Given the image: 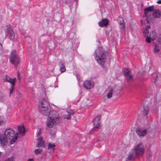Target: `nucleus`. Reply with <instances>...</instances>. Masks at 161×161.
<instances>
[{
    "label": "nucleus",
    "mask_w": 161,
    "mask_h": 161,
    "mask_svg": "<svg viewBox=\"0 0 161 161\" xmlns=\"http://www.w3.org/2000/svg\"><path fill=\"white\" fill-rule=\"evenodd\" d=\"M154 9V7L152 5L144 9V14L145 16L148 18V17L150 16L152 11H153Z\"/></svg>",
    "instance_id": "nucleus-8"
},
{
    "label": "nucleus",
    "mask_w": 161,
    "mask_h": 161,
    "mask_svg": "<svg viewBox=\"0 0 161 161\" xmlns=\"http://www.w3.org/2000/svg\"><path fill=\"white\" fill-rule=\"evenodd\" d=\"M153 15L156 18H159L161 15V12L158 9H156L153 11Z\"/></svg>",
    "instance_id": "nucleus-12"
},
{
    "label": "nucleus",
    "mask_w": 161,
    "mask_h": 161,
    "mask_svg": "<svg viewBox=\"0 0 161 161\" xmlns=\"http://www.w3.org/2000/svg\"><path fill=\"white\" fill-rule=\"evenodd\" d=\"M18 73H17V75H18V79L19 80L21 79V77H20V76H19V72H18Z\"/></svg>",
    "instance_id": "nucleus-37"
},
{
    "label": "nucleus",
    "mask_w": 161,
    "mask_h": 161,
    "mask_svg": "<svg viewBox=\"0 0 161 161\" xmlns=\"http://www.w3.org/2000/svg\"><path fill=\"white\" fill-rule=\"evenodd\" d=\"M1 122L0 121V125H1Z\"/></svg>",
    "instance_id": "nucleus-45"
},
{
    "label": "nucleus",
    "mask_w": 161,
    "mask_h": 161,
    "mask_svg": "<svg viewBox=\"0 0 161 161\" xmlns=\"http://www.w3.org/2000/svg\"><path fill=\"white\" fill-rule=\"evenodd\" d=\"M56 145L53 143H49L48 146V149L50 151V152H53L55 149Z\"/></svg>",
    "instance_id": "nucleus-16"
},
{
    "label": "nucleus",
    "mask_w": 161,
    "mask_h": 161,
    "mask_svg": "<svg viewBox=\"0 0 161 161\" xmlns=\"http://www.w3.org/2000/svg\"><path fill=\"white\" fill-rule=\"evenodd\" d=\"M127 78V82L130 83H131L133 80V76L132 75H129L126 76Z\"/></svg>",
    "instance_id": "nucleus-22"
},
{
    "label": "nucleus",
    "mask_w": 161,
    "mask_h": 161,
    "mask_svg": "<svg viewBox=\"0 0 161 161\" xmlns=\"http://www.w3.org/2000/svg\"><path fill=\"white\" fill-rule=\"evenodd\" d=\"M41 130L40 129L39 131H38V132L37 134V136H39L41 134Z\"/></svg>",
    "instance_id": "nucleus-36"
},
{
    "label": "nucleus",
    "mask_w": 161,
    "mask_h": 161,
    "mask_svg": "<svg viewBox=\"0 0 161 161\" xmlns=\"http://www.w3.org/2000/svg\"><path fill=\"white\" fill-rule=\"evenodd\" d=\"M157 3L158 4H161V0H158L157 1Z\"/></svg>",
    "instance_id": "nucleus-40"
},
{
    "label": "nucleus",
    "mask_w": 161,
    "mask_h": 161,
    "mask_svg": "<svg viewBox=\"0 0 161 161\" xmlns=\"http://www.w3.org/2000/svg\"><path fill=\"white\" fill-rule=\"evenodd\" d=\"M149 113V108L147 107L144 108V110H143L142 112L143 115L146 118H147V116L148 115Z\"/></svg>",
    "instance_id": "nucleus-20"
},
{
    "label": "nucleus",
    "mask_w": 161,
    "mask_h": 161,
    "mask_svg": "<svg viewBox=\"0 0 161 161\" xmlns=\"http://www.w3.org/2000/svg\"><path fill=\"white\" fill-rule=\"evenodd\" d=\"M134 157L133 156L132 153H130L128 157V160H132L134 159Z\"/></svg>",
    "instance_id": "nucleus-32"
},
{
    "label": "nucleus",
    "mask_w": 161,
    "mask_h": 161,
    "mask_svg": "<svg viewBox=\"0 0 161 161\" xmlns=\"http://www.w3.org/2000/svg\"><path fill=\"white\" fill-rule=\"evenodd\" d=\"M1 144L2 145L5 146L8 144V141L6 137L0 138Z\"/></svg>",
    "instance_id": "nucleus-18"
},
{
    "label": "nucleus",
    "mask_w": 161,
    "mask_h": 161,
    "mask_svg": "<svg viewBox=\"0 0 161 161\" xmlns=\"http://www.w3.org/2000/svg\"><path fill=\"white\" fill-rule=\"evenodd\" d=\"M160 47L157 44L155 45L153 51L155 53H157L160 50Z\"/></svg>",
    "instance_id": "nucleus-23"
},
{
    "label": "nucleus",
    "mask_w": 161,
    "mask_h": 161,
    "mask_svg": "<svg viewBox=\"0 0 161 161\" xmlns=\"http://www.w3.org/2000/svg\"><path fill=\"white\" fill-rule=\"evenodd\" d=\"M67 114H64L63 115V118L64 119H71V115L73 114V111H67Z\"/></svg>",
    "instance_id": "nucleus-11"
},
{
    "label": "nucleus",
    "mask_w": 161,
    "mask_h": 161,
    "mask_svg": "<svg viewBox=\"0 0 161 161\" xmlns=\"http://www.w3.org/2000/svg\"><path fill=\"white\" fill-rule=\"evenodd\" d=\"M5 135L6 137L10 136V131L9 130H6L5 131Z\"/></svg>",
    "instance_id": "nucleus-30"
},
{
    "label": "nucleus",
    "mask_w": 161,
    "mask_h": 161,
    "mask_svg": "<svg viewBox=\"0 0 161 161\" xmlns=\"http://www.w3.org/2000/svg\"><path fill=\"white\" fill-rule=\"evenodd\" d=\"M108 21L107 19H104L102 21L99 22L98 25L99 26L102 27L108 25Z\"/></svg>",
    "instance_id": "nucleus-10"
},
{
    "label": "nucleus",
    "mask_w": 161,
    "mask_h": 161,
    "mask_svg": "<svg viewBox=\"0 0 161 161\" xmlns=\"http://www.w3.org/2000/svg\"><path fill=\"white\" fill-rule=\"evenodd\" d=\"M3 80L4 82H8L10 83V78L7 75L3 76Z\"/></svg>",
    "instance_id": "nucleus-24"
},
{
    "label": "nucleus",
    "mask_w": 161,
    "mask_h": 161,
    "mask_svg": "<svg viewBox=\"0 0 161 161\" xmlns=\"http://www.w3.org/2000/svg\"><path fill=\"white\" fill-rule=\"evenodd\" d=\"M159 56L160 57H161V55L160 54L159 55Z\"/></svg>",
    "instance_id": "nucleus-44"
},
{
    "label": "nucleus",
    "mask_w": 161,
    "mask_h": 161,
    "mask_svg": "<svg viewBox=\"0 0 161 161\" xmlns=\"http://www.w3.org/2000/svg\"><path fill=\"white\" fill-rule=\"evenodd\" d=\"M78 0H75V1H76V2H77Z\"/></svg>",
    "instance_id": "nucleus-43"
},
{
    "label": "nucleus",
    "mask_w": 161,
    "mask_h": 161,
    "mask_svg": "<svg viewBox=\"0 0 161 161\" xmlns=\"http://www.w3.org/2000/svg\"><path fill=\"white\" fill-rule=\"evenodd\" d=\"M60 70L61 73L65 72L66 71L65 66L64 64L62 62L60 63Z\"/></svg>",
    "instance_id": "nucleus-21"
},
{
    "label": "nucleus",
    "mask_w": 161,
    "mask_h": 161,
    "mask_svg": "<svg viewBox=\"0 0 161 161\" xmlns=\"http://www.w3.org/2000/svg\"><path fill=\"white\" fill-rule=\"evenodd\" d=\"M34 160V159L33 158H29L28 159L27 161H33Z\"/></svg>",
    "instance_id": "nucleus-39"
},
{
    "label": "nucleus",
    "mask_w": 161,
    "mask_h": 161,
    "mask_svg": "<svg viewBox=\"0 0 161 161\" xmlns=\"http://www.w3.org/2000/svg\"><path fill=\"white\" fill-rule=\"evenodd\" d=\"M11 161H15V157L12 156L11 157Z\"/></svg>",
    "instance_id": "nucleus-35"
},
{
    "label": "nucleus",
    "mask_w": 161,
    "mask_h": 161,
    "mask_svg": "<svg viewBox=\"0 0 161 161\" xmlns=\"http://www.w3.org/2000/svg\"><path fill=\"white\" fill-rule=\"evenodd\" d=\"M157 36V34L155 31H153L151 32L149 36L147 37L145 39L146 42L148 43L151 42V40L154 41Z\"/></svg>",
    "instance_id": "nucleus-6"
},
{
    "label": "nucleus",
    "mask_w": 161,
    "mask_h": 161,
    "mask_svg": "<svg viewBox=\"0 0 161 161\" xmlns=\"http://www.w3.org/2000/svg\"><path fill=\"white\" fill-rule=\"evenodd\" d=\"M18 132L20 135L22 136L25 135L26 131L25 130L24 126V125H20L18 127Z\"/></svg>",
    "instance_id": "nucleus-13"
},
{
    "label": "nucleus",
    "mask_w": 161,
    "mask_h": 161,
    "mask_svg": "<svg viewBox=\"0 0 161 161\" xmlns=\"http://www.w3.org/2000/svg\"><path fill=\"white\" fill-rule=\"evenodd\" d=\"M123 71L124 73V74L125 76L130 75L128 70L126 68H124L123 69Z\"/></svg>",
    "instance_id": "nucleus-29"
},
{
    "label": "nucleus",
    "mask_w": 161,
    "mask_h": 161,
    "mask_svg": "<svg viewBox=\"0 0 161 161\" xmlns=\"http://www.w3.org/2000/svg\"><path fill=\"white\" fill-rule=\"evenodd\" d=\"M84 87L86 89L92 88L94 86V83L90 80H86L84 83Z\"/></svg>",
    "instance_id": "nucleus-9"
},
{
    "label": "nucleus",
    "mask_w": 161,
    "mask_h": 161,
    "mask_svg": "<svg viewBox=\"0 0 161 161\" xmlns=\"http://www.w3.org/2000/svg\"><path fill=\"white\" fill-rule=\"evenodd\" d=\"M141 22H142V20H141Z\"/></svg>",
    "instance_id": "nucleus-46"
},
{
    "label": "nucleus",
    "mask_w": 161,
    "mask_h": 161,
    "mask_svg": "<svg viewBox=\"0 0 161 161\" xmlns=\"http://www.w3.org/2000/svg\"><path fill=\"white\" fill-rule=\"evenodd\" d=\"M41 151L42 150L40 149H37L34 152L35 154H37L40 153Z\"/></svg>",
    "instance_id": "nucleus-33"
},
{
    "label": "nucleus",
    "mask_w": 161,
    "mask_h": 161,
    "mask_svg": "<svg viewBox=\"0 0 161 161\" xmlns=\"http://www.w3.org/2000/svg\"><path fill=\"white\" fill-rule=\"evenodd\" d=\"M65 3H69L71 2L72 0H63Z\"/></svg>",
    "instance_id": "nucleus-34"
},
{
    "label": "nucleus",
    "mask_w": 161,
    "mask_h": 161,
    "mask_svg": "<svg viewBox=\"0 0 161 161\" xmlns=\"http://www.w3.org/2000/svg\"><path fill=\"white\" fill-rule=\"evenodd\" d=\"M39 106L40 113L44 115H48L49 118L47 121V125L48 127L51 128L60 124L61 118L55 110L50 111V105L47 101L43 100Z\"/></svg>",
    "instance_id": "nucleus-1"
},
{
    "label": "nucleus",
    "mask_w": 161,
    "mask_h": 161,
    "mask_svg": "<svg viewBox=\"0 0 161 161\" xmlns=\"http://www.w3.org/2000/svg\"><path fill=\"white\" fill-rule=\"evenodd\" d=\"M118 21L119 24L120 28L121 29L124 28L125 24L123 18L121 17H119L118 19Z\"/></svg>",
    "instance_id": "nucleus-14"
},
{
    "label": "nucleus",
    "mask_w": 161,
    "mask_h": 161,
    "mask_svg": "<svg viewBox=\"0 0 161 161\" xmlns=\"http://www.w3.org/2000/svg\"><path fill=\"white\" fill-rule=\"evenodd\" d=\"M16 81V79L15 77L13 79L11 78V86L12 88H11V94L12 92L14 90V86L15 85V83Z\"/></svg>",
    "instance_id": "nucleus-17"
},
{
    "label": "nucleus",
    "mask_w": 161,
    "mask_h": 161,
    "mask_svg": "<svg viewBox=\"0 0 161 161\" xmlns=\"http://www.w3.org/2000/svg\"><path fill=\"white\" fill-rule=\"evenodd\" d=\"M144 146L142 144H138L134 148V151L137 156H141L144 153Z\"/></svg>",
    "instance_id": "nucleus-4"
},
{
    "label": "nucleus",
    "mask_w": 161,
    "mask_h": 161,
    "mask_svg": "<svg viewBox=\"0 0 161 161\" xmlns=\"http://www.w3.org/2000/svg\"><path fill=\"white\" fill-rule=\"evenodd\" d=\"M100 116H97L95 118V119L93 120V122H94V123H100Z\"/></svg>",
    "instance_id": "nucleus-25"
},
{
    "label": "nucleus",
    "mask_w": 161,
    "mask_h": 161,
    "mask_svg": "<svg viewBox=\"0 0 161 161\" xmlns=\"http://www.w3.org/2000/svg\"><path fill=\"white\" fill-rule=\"evenodd\" d=\"M10 32V27L8 26L5 30V33L6 35H8Z\"/></svg>",
    "instance_id": "nucleus-31"
},
{
    "label": "nucleus",
    "mask_w": 161,
    "mask_h": 161,
    "mask_svg": "<svg viewBox=\"0 0 161 161\" xmlns=\"http://www.w3.org/2000/svg\"><path fill=\"white\" fill-rule=\"evenodd\" d=\"M94 127L93 128V130L95 131L97 130L96 129H98L100 127V123H94Z\"/></svg>",
    "instance_id": "nucleus-26"
},
{
    "label": "nucleus",
    "mask_w": 161,
    "mask_h": 161,
    "mask_svg": "<svg viewBox=\"0 0 161 161\" xmlns=\"http://www.w3.org/2000/svg\"><path fill=\"white\" fill-rule=\"evenodd\" d=\"M94 56L98 64L103 68L106 58V54L103 48L98 47L95 51Z\"/></svg>",
    "instance_id": "nucleus-2"
},
{
    "label": "nucleus",
    "mask_w": 161,
    "mask_h": 161,
    "mask_svg": "<svg viewBox=\"0 0 161 161\" xmlns=\"http://www.w3.org/2000/svg\"><path fill=\"white\" fill-rule=\"evenodd\" d=\"M3 50V47L1 44L0 43V51Z\"/></svg>",
    "instance_id": "nucleus-38"
},
{
    "label": "nucleus",
    "mask_w": 161,
    "mask_h": 161,
    "mask_svg": "<svg viewBox=\"0 0 161 161\" xmlns=\"http://www.w3.org/2000/svg\"><path fill=\"white\" fill-rule=\"evenodd\" d=\"M11 144H13L17 141L18 137L19 134L18 132L15 133L14 130L11 129Z\"/></svg>",
    "instance_id": "nucleus-5"
},
{
    "label": "nucleus",
    "mask_w": 161,
    "mask_h": 161,
    "mask_svg": "<svg viewBox=\"0 0 161 161\" xmlns=\"http://www.w3.org/2000/svg\"><path fill=\"white\" fill-rule=\"evenodd\" d=\"M2 154V153L1 152H0V156H1Z\"/></svg>",
    "instance_id": "nucleus-42"
},
{
    "label": "nucleus",
    "mask_w": 161,
    "mask_h": 161,
    "mask_svg": "<svg viewBox=\"0 0 161 161\" xmlns=\"http://www.w3.org/2000/svg\"><path fill=\"white\" fill-rule=\"evenodd\" d=\"M15 34L14 33V31L12 30L11 29V40H12L13 41H14V37Z\"/></svg>",
    "instance_id": "nucleus-28"
},
{
    "label": "nucleus",
    "mask_w": 161,
    "mask_h": 161,
    "mask_svg": "<svg viewBox=\"0 0 161 161\" xmlns=\"http://www.w3.org/2000/svg\"><path fill=\"white\" fill-rule=\"evenodd\" d=\"M37 141L38 142L37 143V147H41L43 146L44 145V142L43 141L42 137H40L38 138Z\"/></svg>",
    "instance_id": "nucleus-15"
},
{
    "label": "nucleus",
    "mask_w": 161,
    "mask_h": 161,
    "mask_svg": "<svg viewBox=\"0 0 161 161\" xmlns=\"http://www.w3.org/2000/svg\"><path fill=\"white\" fill-rule=\"evenodd\" d=\"M150 28V26H147V27L144 29L143 31V33L144 35V36L146 37V38L148 37L149 33L148 29Z\"/></svg>",
    "instance_id": "nucleus-19"
},
{
    "label": "nucleus",
    "mask_w": 161,
    "mask_h": 161,
    "mask_svg": "<svg viewBox=\"0 0 161 161\" xmlns=\"http://www.w3.org/2000/svg\"><path fill=\"white\" fill-rule=\"evenodd\" d=\"M113 89H111L107 95V97L108 98H110L112 97Z\"/></svg>",
    "instance_id": "nucleus-27"
},
{
    "label": "nucleus",
    "mask_w": 161,
    "mask_h": 161,
    "mask_svg": "<svg viewBox=\"0 0 161 161\" xmlns=\"http://www.w3.org/2000/svg\"><path fill=\"white\" fill-rule=\"evenodd\" d=\"M11 62L15 65L16 68L20 62V60L16 54L15 50H13L11 54Z\"/></svg>",
    "instance_id": "nucleus-3"
},
{
    "label": "nucleus",
    "mask_w": 161,
    "mask_h": 161,
    "mask_svg": "<svg viewBox=\"0 0 161 161\" xmlns=\"http://www.w3.org/2000/svg\"><path fill=\"white\" fill-rule=\"evenodd\" d=\"M5 161H10V159L9 158H8Z\"/></svg>",
    "instance_id": "nucleus-41"
},
{
    "label": "nucleus",
    "mask_w": 161,
    "mask_h": 161,
    "mask_svg": "<svg viewBox=\"0 0 161 161\" xmlns=\"http://www.w3.org/2000/svg\"><path fill=\"white\" fill-rule=\"evenodd\" d=\"M147 130L143 128H137L136 129V132L140 137L144 136L147 134Z\"/></svg>",
    "instance_id": "nucleus-7"
}]
</instances>
